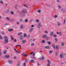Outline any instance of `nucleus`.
Wrapping results in <instances>:
<instances>
[{
  "label": "nucleus",
  "instance_id": "1",
  "mask_svg": "<svg viewBox=\"0 0 66 66\" xmlns=\"http://www.w3.org/2000/svg\"><path fill=\"white\" fill-rule=\"evenodd\" d=\"M23 13L24 14H26L27 13V11L26 9H24L22 11L20 12V15L21 16H26V15L24 14H23Z\"/></svg>",
  "mask_w": 66,
  "mask_h": 66
},
{
  "label": "nucleus",
  "instance_id": "2",
  "mask_svg": "<svg viewBox=\"0 0 66 66\" xmlns=\"http://www.w3.org/2000/svg\"><path fill=\"white\" fill-rule=\"evenodd\" d=\"M4 39H5V43H7L9 42V38H7V37L6 36H5L4 37Z\"/></svg>",
  "mask_w": 66,
  "mask_h": 66
},
{
  "label": "nucleus",
  "instance_id": "3",
  "mask_svg": "<svg viewBox=\"0 0 66 66\" xmlns=\"http://www.w3.org/2000/svg\"><path fill=\"white\" fill-rule=\"evenodd\" d=\"M42 27V23H39L38 25V27L39 28H41Z\"/></svg>",
  "mask_w": 66,
  "mask_h": 66
},
{
  "label": "nucleus",
  "instance_id": "4",
  "mask_svg": "<svg viewBox=\"0 0 66 66\" xmlns=\"http://www.w3.org/2000/svg\"><path fill=\"white\" fill-rule=\"evenodd\" d=\"M47 35H44L42 36V37L43 38H47Z\"/></svg>",
  "mask_w": 66,
  "mask_h": 66
},
{
  "label": "nucleus",
  "instance_id": "5",
  "mask_svg": "<svg viewBox=\"0 0 66 66\" xmlns=\"http://www.w3.org/2000/svg\"><path fill=\"white\" fill-rule=\"evenodd\" d=\"M65 54L63 52H62V54H60V58H62L63 57V55Z\"/></svg>",
  "mask_w": 66,
  "mask_h": 66
},
{
  "label": "nucleus",
  "instance_id": "6",
  "mask_svg": "<svg viewBox=\"0 0 66 66\" xmlns=\"http://www.w3.org/2000/svg\"><path fill=\"white\" fill-rule=\"evenodd\" d=\"M53 35H54V33H53V32L51 31L50 33V36H51V37H52L53 36Z\"/></svg>",
  "mask_w": 66,
  "mask_h": 66
},
{
  "label": "nucleus",
  "instance_id": "7",
  "mask_svg": "<svg viewBox=\"0 0 66 66\" xmlns=\"http://www.w3.org/2000/svg\"><path fill=\"white\" fill-rule=\"evenodd\" d=\"M24 37L22 36H21L19 37V38L20 40H22L23 39Z\"/></svg>",
  "mask_w": 66,
  "mask_h": 66
},
{
  "label": "nucleus",
  "instance_id": "8",
  "mask_svg": "<svg viewBox=\"0 0 66 66\" xmlns=\"http://www.w3.org/2000/svg\"><path fill=\"white\" fill-rule=\"evenodd\" d=\"M33 30V28H30L29 30V33H31L32 32V31Z\"/></svg>",
  "mask_w": 66,
  "mask_h": 66
},
{
  "label": "nucleus",
  "instance_id": "9",
  "mask_svg": "<svg viewBox=\"0 0 66 66\" xmlns=\"http://www.w3.org/2000/svg\"><path fill=\"white\" fill-rule=\"evenodd\" d=\"M57 26H60L61 25V23H60V21H58L57 22Z\"/></svg>",
  "mask_w": 66,
  "mask_h": 66
},
{
  "label": "nucleus",
  "instance_id": "10",
  "mask_svg": "<svg viewBox=\"0 0 66 66\" xmlns=\"http://www.w3.org/2000/svg\"><path fill=\"white\" fill-rule=\"evenodd\" d=\"M57 7L58 8V9H60L62 8V7L61 6V5H59L57 6Z\"/></svg>",
  "mask_w": 66,
  "mask_h": 66
},
{
  "label": "nucleus",
  "instance_id": "11",
  "mask_svg": "<svg viewBox=\"0 0 66 66\" xmlns=\"http://www.w3.org/2000/svg\"><path fill=\"white\" fill-rule=\"evenodd\" d=\"M30 63H35V61L34 60H31L30 61H29Z\"/></svg>",
  "mask_w": 66,
  "mask_h": 66
},
{
  "label": "nucleus",
  "instance_id": "12",
  "mask_svg": "<svg viewBox=\"0 0 66 66\" xmlns=\"http://www.w3.org/2000/svg\"><path fill=\"white\" fill-rule=\"evenodd\" d=\"M8 62L9 64H12V61L11 60H8Z\"/></svg>",
  "mask_w": 66,
  "mask_h": 66
},
{
  "label": "nucleus",
  "instance_id": "13",
  "mask_svg": "<svg viewBox=\"0 0 66 66\" xmlns=\"http://www.w3.org/2000/svg\"><path fill=\"white\" fill-rule=\"evenodd\" d=\"M56 50H59V46L57 45L56 47Z\"/></svg>",
  "mask_w": 66,
  "mask_h": 66
},
{
  "label": "nucleus",
  "instance_id": "14",
  "mask_svg": "<svg viewBox=\"0 0 66 66\" xmlns=\"http://www.w3.org/2000/svg\"><path fill=\"white\" fill-rule=\"evenodd\" d=\"M45 48H46V49H49V48H50L48 46H45Z\"/></svg>",
  "mask_w": 66,
  "mask_h": 66
},
{
  "label": "nucleus",
  "instance_id": "15",
  "mask_svg": "<svg viewBox=\"0 0 66 66\" xmlns=\"http://www.w3.org/2000/svg\"><path fill=\"white\" fill-rule=\"evenodd\" d=\"M5 56V57H6V58H9L10 57V55H6Z\"/></svg>",
  "mask_w": 66,
  "mask_h": 66
},
{
  "label": "nucleus",
  "instance_id": "16",
  "mask_svg": "<svg viewBox=\"0 0 66 66\" xmlns=\"http://www.w3.org/2000/svg\"><path fill=\"white\" fill-rule=\"evenodd\" d=\"M6 19L7 20H10V18L8 17H6Z\"/></svg>",
  "mask_w": 66,
  "mask_h": 66
},
{
  "label": "nucleus",
  "instance_id": "17",
  "mask_svg": "<svg viewBox=\"0 0 66 66\" xmlns=\"http://www.w3.org/2000/svg\"><path fill=\"white\" fill-rule=\"evenodd\" d=\"M47 62L48 63V64H50V60H47Z\"/></svg>",
  "mask_w": 66,
  "mask_h": 66
},
{
  "label": "nucleus",
  "instance_id": "18",
  "mask_svg": "<svg viewBox=\"0 0 66 66\" xmlns=\"http://www.w3.org/2000/svg\"><path fill=\"white\" fill-rule=\"evenodd\" d=\"M61 45L62 46H64V42H62L61 43Z\"/></svg>",
  "mask_w": 66,
  "mask_h": 66
},
{
  "label": "nucleus",
  "instance_id": "19",
  "mask_svg": "<svg viewBox=\"0 0 66 66\" xmlns=\"http://www.w3.org/2000/svg\"><path fill=\"white\" fill-rule=\"evenodd\" d=\"M57 17H58V15H55L54 16V18H57Z\"/></svg>",
  "mask_w": 66,
  "mask_h": 66
},
{
  "label": "nucleus",
  "instance_id": "20",
  "mask_svg": "<svg viewBox=\"0 0 66 66\" xmlns=\"http://www.w3.org/2000/svg\"><path fill=\"white\" fill-rule=\"evenodd\" d=\"M59 35L61 36H62V32H59Z\"/></svg>",
  "mask_w": 66,
  "mask_h": 66
},
{
  "label": "nucleus",
  "instance_id": "21",
  "mask_svg": "<svg viewBox=\"0 0 66 66\" xmlns=\"http://www.w3.org/2000/svg\"><path fill=\"white\" fill-rule=\"evenodd\" d=\"M19 21L20 22H23V19H20Z\"/></svg>",
  "mask_w": 66,
  "mask_h": 66
},
{
  "label": "nucleus",
  "instance_id": "22",
  "mask_svg": "<svg viewBox=\"0 0 66 66\" xmlns=\"http://www.w3.org/2000/svg\"><path fill=\"white\" fill-rule=\"evenodd\" d=\"M58 53H59V52H55V54L56 55H58Z\"/></svg>",
  "mask_w": 66,
  "mask_h": 66
},
{
  "label": "nucleus",
  "instance_id": "23",
  "mask_svg": "<svg viewBox=\"0 0 66 66\" xmlns=\"http://www.w3.org/2000/svg\"><path fill=\"white\" fill-rule=\"evenodd\" d=\"M50 53L51 54L52 53V52H53V51L51 50L49 51Z\"/></svg>",
  "mask_w": 66,
  "mask_h": 66
},
{
  "label": "nucleus",
  "instance_id": "24",
  "mask_svg": "<svg viewBox=\"0 0 66 66\" xmlns=\"http://www.w3.org/2000/svg\"><path fill=\"white\" fill-rule=\"evenodd\" d=\"M8 31H10V32H11L12 31H13V29H8Z\"/></svg>",
  "mask_w": 66,
  "mask_h": 66
},
{
  "label": "nucleus",
  "instance_id": "25",
  "mask_svg": "<svg viewBox=\"0 0 66 66\" xmlns=\"http://www.w3.org/2000/svg\"><path fill=\"white\" fill-rule=\"evenodd\" d=\"M0 3L1 4H3V2L2 0H0Z\"/></svg>",
  "mask_w": 66,
  "mask_h": 66
},
{
  "label": "nucleus",
  "instance_id": "26",
  "mask_svg": "<svg viewBox=\"0 0 66 66\" xmlns=\"http://www.w3.org/2000/svg\"><path fill=\"white\" fill-rule=\"evenodd\" d=\"M26 41L24 40H22V43H26Z\"/></svg>",
  "mask_w": 66,
  "mask_h": 66
},
{
  "label": "nucleus",
  "instance_id": "27",
  "mask_svg": "<svg viewBox=\"0 0 66 66\" xmlns=\"http://www.w3.org/2000/svg\"><path fill=\"white\" fill-rule=\"evenodd\" d=\"M22 32H20L18 34V35H21V34H22Z\"/></svg>",
  "mask_w": 66,
  "mask_h": 66
},
{
  "label": "nucleus",
  "instance_id": "28",
  "mask_svg": "<svg viewBox=\"0 0 66 66\" xmlns=\"http://www.w3.org/2000/svg\"><path fill=\"white\" fill-rule=\"evenodd\" d=\"M24 37H26V36H27V34H24Z\"/></svg>",
  "mask_w": 66,
  "mask_h": 66
},
{
  "label": "nucleus",
  "instance_id": "29",
  "mask_svg": "<svg viewBox=\"0 0 66 66\" xmlns=\"http://www.w3.org/2000/svg\"><path fill=\"white\" fill-rule=\"evenodd\" d=\"M52 47H53V48H55V45L54 44H53Z\"/></svg>",
  "mask_w": 66,
  "mask_h": 66
},
{
  "label": "nucleus",
  "instance_id": "30",
  "mask_svg": "<svg viewBox=\"0 0 66 66\" xmlns=\"http://www.w3.org/2000/svg\"><path fill=\"white\" fill-rule=\"evenodd\" d=\"M41 42L42 43H45V41L44 40H43Z\"/></svg>",
  "mask_w": 66,
  "mask_h": 66
},
{
  "label": "nucleus",
  "instance_id": "31",
  "mask_svg": "<svg viewBox=\"0 0 66 66\" xmlns=\"http://www.w3.org/2000/svg\"><path fill=\"white\" fill-rule=\"evenodd\" d=\"M10 13L12 15H13L14 14L13 12L12 11L10 12Z\"/></svg>",
  "mask_w": 66,
  "mask_h": 66
},
{
  "label": "nucleus",
  "instance_id": "32",
  "mask_svg": "<svg viewBox=\"0 0 66 66\" xmlns=\"http://www.w3.org/2000/svg\"><path fill=\"white\" fill-rule=\"evenodd\" d=\"M14 49L16 52H18V50H16V48H14Z\"/></svg>",
  "mask_w": 66,
  "mask_h": 66
},
{
  "label": "nucleus",
  "instance_id": "33",
  "mask_svg": "<svg viewBox=\"0 0 66 66\" xmlns=\"http://www.w3.org/2000/svg\"><path fill=\"white\" fill-rule=\"evenodd\" d=\"M25 60L26 63H28V61L27 60V58H26L25 59Z\"/></svg>",
  "mask_w": 66,
  "mask_h": 66
},
{
  "label": "nucleus",
  "instance_id": "34",
  "mask_svg": "<svg viewBox=\"0 0 66 66\" xmlns=\"http://www.w3.org/2000/svg\"><path fill=\"white\" fill-rule=\"evenodd\" d=\"M23 6L25 7H28V6L26 5H23Z\"/></svg>",
  "mask_w": 66,
  "mask_h": 66
},
{
  "label": "nucleus",
  "instance_id": "35",
  "mask_svg": "<svg viewBox=\"0 0 66 66\" xmlns=\"http://www.w3.org/2000/svg\"><path fill=\"white\" fill-rule=\"evenodd\" d=\"M55 41L56 42H57L58 40H57V39L56 38H55Z\"/></svg>",
  "mask_w": 66,
  "mask_h": 66
},
{
  "label": "nucleus",
  "instance_id": "36",
  "mask_svg": "<svg viewBox=\"0 0 66 66\" xmlns=\"http://www.w3.org/2000/svg\"><path fill=\"white\" fill-rule=\"evenodd\" d=\"M6 50H5L4 51V54H6Z\"/></svg>",
  "mask_w": 66,
  "mask_h": 66
},
{
  "label": "nucleus",
  "instance_id": "37",
  "mask_svg": "<svg viewBox=\"0 0 66 66\" xmlns=\"http://www.w3.org/2000/svg\"><path fill=\"white\" fill-rule=\"evenodd\" d=\"M45 34H47V33H48V32L47 31H45Z\"/></svg>",
  "mask_w": 66,
  "mask_h": 66
},
{
  "label": "nucleus",
  "instance_id": "38",
  "mask_svg": "<svg viewBox=\"0 0 66 66\" xmlns=\"http://www.w3.org/2000/svg\"><path fill=\"white\" fill-rule=\"evenodd\" d=\"M36 22H39V20L38 19H37L36 20Z\"/></svg>",
  "mask_w": 66,
  "mask_h": 66
},
{
  "label": "nucleus",
  "instance_id": "39",
  "mask_svg": "<svg viewBox=\"0 0 66 66\" xmlns=\"http://www.w3.org/2000/svg\"><path fill=\"white\" fill-rule=\"evenodd\" d=\"M34 45H35L34 43H32L31 44V46H34Z\"/></svg>",
  "mask_w": 66,
  "mask_h": 66
},
{
  "label": "nucleus",
  "instance_id": "40",
  "mask_svg": "<svg viewBox=\"0 0 66 66\" xmlns=\"http://www.w3.org/2000/svg\"><path fill=\"white\" fill-rule=\"evenodd\" d=\"M41 12V10H38L37 11V12H38V13H40V12Z\"/></svg>",
  "mask_w": 66,
  "mask_h": 66
},
{
  "label": "nucleus",
  "instance_id": "41",
  "mask_svg": "<svg viewBox=\"0 0 66 66\" xmlns=\"http://www.w3.org/2000/svg\"><path fill=\"white\" fill-rule=\"evenodd\" d=\"M23 25H22L21 26V29H22L23 28Z\"/></svg>",
  "mask_w": 66,
  "mask_h": 66
},
{
  "label": "nucleus",
  "instance_id": "42",
  "mask_svg": "<svg viewBox=\"0 0 66 66\" xmlns=\"http://www.w3.org/2000/svg\"><path fill=\"white\" fill-rule=\"evenodd\" d=\"M61 11H62V12H64L65 11V10H64V9H61Z\"/></svg>",
  "mask_w": 66,
  "mask_h": 66
},
{
  "label": "nucleus",
  "instance_id": "43",
  "mask_svg": "<svg viewBox=\"0 0 66 66\" xmlns=\"http://www.w3.org/2000/svg\"><path fill=\"white\" fill-rule=\"evenodd\" d=\"M25 22H28V19H26L25 20Z\"/></svg>",
  "mask_w": 66,
  "mask_h": 66
},
{
  "label": "nucleus",
  "instance_id": "44",
  "mask_svg": "<svg viewBox=\"0 0 66 66\" xmlns=\"http://www.w3.org/2000/svg\"><path fill=\"white\" fill-rule=\"evenodd\" d=\"M66 19H64V23L65 24V21H66Z\"/></svg>",
  "mask_w": 66,
  "mask_h": 66
},
{
  "label": "nucleus",
  "instance_id": "45",
  "mask_svg": "<svg viewBox=\"0 0 66 66\" xmlns=\"http://www.w3.org/2000/svg\"><path fill=\"white\" fill-rule=\"evenodd\" d=\"M44 57H43V56H42V58H41V59H42V60H44Z\"/></svg>",
  "mask_w": 66,
  "mask_h": 66
},
{
  "label": "nucleus",
  "instance_id": "46",
  "mask_svg": "<svg viewBox=\"0 0 66 66\" xmlns=\"http://www.w3.org/2000/svg\"><path fill=\"white\" fill-rule=\"evenodd\" d=\"M5 26H9V24L7 23H6L5 24Z\"/></svg>",
  "mask_w": 66,
  "mask_h": 66
},
{
  "label": "nucleus",
  "instance_id": "47",
  "mask_svg": "<svg viewBox=\"0 0 66 66\" xmlns=\"http://www.w3.org/2000/svg\"><path fill=\"white\" fill-rule=\"evenodd\" d=\"M54 37H56V35H54Z\"/></svg>",
  "mask_w": 66,
  "mask_h": 66
},
{
  "label": "nucleus",
  "instance_id": "48",
  "mask_svg": "<svg viewBox=\"0 0 66 66\" xmlns=\"http://www.w3.org/2000/svg\"><path fill=\"white\" fill-rule=\"evenodd\" d=\"M23 66H26V63H24Z\"/></svg>",
  "mask_w": 66,
  "mask_h": 66
},
{
  "label": "nucleus",
  "instance_id": "49",
  "mask_svg": "<svg viewBox=\"0 0 66 66\" xmlns=\"http://www.w3.org/2000/svg\"><path fill=\"white\" fill-rule=\"evenodd\" d=\"M16 24H19V22H17L16 23Z\"/></svg>",
  "mask_w": 66,
  "mask_h": 66
},
{
  "label": "nucleus",
  "instance_id": "50",
  "mask_svg": "<svg viewBox=\"0 0 66 66\" xmlns=\"http://www.w3.org/2000/svg\"><path fill=\"white\" fill-rule=\"evenodd\" d=\"M30 37V35H28L27 36V38H29Z\"/></svg>",
  "mask_w": 66,
  "mask_h": 66
},
{
  "label": "nucleus",
  "instance_id": "51",
  "mask_svg": "<svg viewBox=\"0 0 66 66\" xmlns=\"http://www.w3.org/2000/svg\"><path fill=\"white\" fill-rule=\"evenodd\" d=\"M25 54V53H23L22 54V56H23V55H24Z\"/></svg>",
  "mask_w": 66,
  "mask_h": 66
},
{
  "label": "nucleus",
  "instance_id": "52",
  "mask_svg": "<svg viewBox=\"0 0 66 66\" xmlns=\"http://www.w3.org/2000/svg\"><path fill=\"white\" fill-rule=\"evenodd\" d=\"M14 21V20L13 19H12L11 20V22H13Z\"/></svg>",
  "mask_w": 66,
  "mask_h": 66
},
{
  "label": "nucleus",
  "instance_id": "53",
  "mask_svg": "<svg viewBox=\"0 0 66 66\" xmlns=\"http://www.w3.org/2000/svg\"><path fill=\"white\" fill-rule=\"evenodd\" d=\"M0 39H2V36H1L0 37Z\"/></svg>",
  "mask_w": 66,
  "mask_h": 66
},
{
  "label": "nucleus",
  "instance_id": "54",
  "mask_svg": "<svg viewBox=\"0 0 66 66\" xmlns=\"http://www.w3.org/2000/svg\"><path fill=\"white\" fill-rule=\"evenodd\" d=\"M14 38H13V37H11V40H14Z\"/></svg>",
  "mask_w": 66,
  "mask_h": 66
},
{
  "label": "nucleus",
  "instance_id": "55",
  "mask_svg": "<svg viewBox=\"0 0 66 66\" xmlns=\"http://www.w3.org/2000/svg\"><path fill=\"white\" fill-rule=\"evenodd\" d=\"M47 66H50V64H47Z\"/></svg>",
  "mask_w": 66,
  "mask_h": 66
},
{
  "label": "nucleus",
  "instance_id": "56",
  "mask_svg": "<svg viewBox=\"0 0 66 66\" xmlns=\"http://www.w3.org/2000/svg\"><path fill=\"white\" fill-rule=\"evenodd\" d=\"M60 2V0H57V2Z\"/></svg>",
  "mask_w": 66,
  "mask_h": 66
},
{
  "label": "nucleus",
  "instance_id": "57",
  "mask_svg": "<svg viewBox=\"0 0 66 66\" xmlns=\"http://www.w3.org/2000/svg\"><path fill=\"white\" fill-rule=\"evenodd\" d=\"M14 42H17V40H16V39H15L14 40Z\"/></svg>",
  "mask_w": 66,
  "mask_h": 66
},
{
  "label": "nucleus",
  "instance_id": "58",
  "mask_svg": "<svg viewBox=\"0 0 66 66\" xmlns=\"http://www.w3.org/2000/svg\"><path fill=\"white\" fill-rule=\"evenodd\" d=\"M2 35H4L5 33L4 32H2Z\"/></svg>",
  "mask_w": 66,
  "mask_h": 66
},
{
  "label": "nucleus",
  "instance_id": "59",
  "mask_svg": "<svg viewBox=\"0 0 66 66\" xmlns=\"http://www.w3.org/2000/svg\"><path fill=\"white\" fill-rule=\"evenodd\" d=\"M38 66H39L40 65V64H39V63H38L37 64Z\"/></svg>",
  "mask_w": 66,
  "mask_h": 66
},
{
  "label": "nucleus",
  "instance_id": "60",
  "mask_svg": "<svg viewBox=\"0 0 66 66\" xmlns=\"http://www.w3.org/2000/svg\"><path fill=\"white\" fill-rule=\"evenodd\" d=\"M19 65H20L19 63H18V64H17V66H19Z\"/></svg>",
  "mask_w": 66,
  "mask_h": 66
},
{
  "label": "nucleus",
  "instance_id": "61",
  "mask_svg": "<svg viewBox=\"0 0 66 66\" xmlns=\"http://www.w3.org/2000/svg\"><path fill=\"white\" fill-rule=\"evenodd\" d=\"M34 25H32L31 26V27H34Z\"/></svg>",
  "mask_w": 66,
  "mask_h": 66
},
{
  "label": "nucleus",
  "instance_id": "62",
  "mask_svg": "<svg viewBox=\"0 0 66 66\" xmlns=\"http://www.w3.org/2000/svg\"><path fill=\"white\" fill-rule=\"evenodd\" d=\"M48 44H49V45H50V44H51V42H49L48 43Z\"/></svg>",
  "mask_w": 66,
  "mask_h": 66
},
{
  "label": "nucleus",
  "instance_id": "63",
  "mask_svg": "<svg viewBox=\"0 0 66 66\" xmlns=\"http://www.w3.org/2000/svg\"><path fill=\"white\" fill-rule=\"evenodd\" d=\"M1 52H0V56H1Z\"/></svg>",
  "mask_w": 66,
  "mask_h": 66
},
{
  "label": "nucleus",
  "instance_id": "64",
  "mask_svg": "<svg viewBox=\"0 0 66 66\" xmlns=\"http://www.w3.org/2000/svg\"><path fill=\"white\" fill-rule=\"evenodd\" d=\"M10 11V10H7V11L8 12H9Z\"/></svg>",
  "mask_w": 66,
  "mask_h": 66
}]
</instances>
